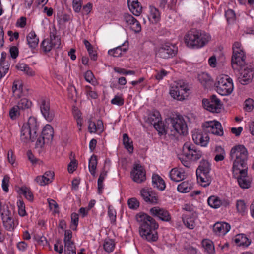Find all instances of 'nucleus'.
<instances>
[{
	"label": "nucleus",
	"instance_id": "obj_64",
	"mask_svg": "<svg viewBox=\"0 0 254 254\" xmlns=\"http://www.w3.org/2000/svg\"><path fill=\"white\" fill-rule=\"evenodd\" d=\"M46 143H47L46 140H45V139H44V138L41 135H40L37 138V141H36V144H35L36 147L41 148L44 146V144Z\"/></svg>",
	"mask_w": 254,
	"mask_h": 254
},
{
	"label": "nucleus",
	"instance_id": "obj_17",
	"mask_svg": "<svg viewBox=\"0 0 254 254\" xmlns=\"http://www.w3.org/2000/svg\"><path fill=\"white\" fill-rule=\"evenodd\" d=\"M205 132L212 133L218 136L223 135V130L221 124L218 121L205 122L202 126Z\"/></svg>",
	"mask_w": 254,
	"mask_h": 254
},
{
	"label": "nucleus",
	"instance_id": "obj_42",
	"mask_svg": "<svg viewBox=\"0 0 254 254\" xmlns=\"http://www.w3.org/2000/svg\"><path fill=\"white\" fill-rule=\"evenodd\" d=\"M123 144L125 148L128 150L129 152H132L133 150V146L132 142H129V138L127 134H124L123 136Z\"/></svg>",
	"mask_w": 254,
	"mask_h": 254
},
{
	"label": "nucleus",
	"instance_id": "obj_35",
	"mask_svg": "<svg viewBox=\"0 0 254 254\" xmlns=\"http://www.w3.org/2000/svg\"><path fill=\"white\" fill-rule=\"evenodd\" d=\"M192 188V186L188 181H184L179 184L177 187L178 191L182 193L189 192Z\"/></svg>",
	"mask_w": 254,
	"mask_h": 254
},
{
	"label": "nucleus",
	"instance_id": "obj_52",
	"mask_svg": "<svg viewBox=\"0 0 254 254\" xmlns=\"http://www.w3.org/2000/svg\"><path fill=\"white\" fill-rule=\"evenodd\" d=\"M237 211L241 213L245 212L246 209V205L244 200H238L236 203Z\"/></svg>",
	"mask_w": 254,
	"mask_h": 254
},
{
	"label": "nucleus",
	"instance_id": "obj_30",
	"mask_svg": "<svg viewBox=\"0 0 254 254\" xmlns=\"http://www.w3.org/2000/svg\"><path fill=\"white\" fill-rule=\"evenodd\" d=\"M27 41L29 47L35 49L39 43V38L34 31H31L27 36Z\"/></svg>",
	"mask_w": 254,
	"mask_h": 254
},
{
	"label": "nucleus",
	"instance_id": "obj_26",
	"mask_svg": "<svg viewBox=\"0 0 254 254\" xmlns=\"http://www.w3.org/2000/svg\"><path fill=\"white\" fill-rule=\"evenodd\" d=\"M128 6L130 11L135 16H138L141 12L142 7L140 6L138 0H127Z\"/></svg>",
	"mask_w": 254,
	"mask_h": 254
},
{
	"label": "nucleus",
	"instance_id": "obj_63",
	"mask_svg": "<svg viewBox=\"0 0 254 254\" xmlns=\"http://www.w3.org/2000/svg\"><path fill=\"white\" fill-rule=\"evenodd\" d=\"M254 101L252 99H247L245 101V107L248 111H251L254 108Z\"/></svg>",
	"mask_w": 254,
	"mask_h": 254
},
{
	"label": "nucleus",
	"instance_id": "obj_55",
	"mask_svg": "<svg viewBox=\"0 0 254 254\" xmlns=\"http://www.w3.org/2000/svg\"><path fill=\"white\" fill-rule=\"evenodd\" d=\"M136 19L134 18L131 15L125 13L124 15V20L128 25L131 26L132 24L135 21Z\"/></svg>",
	"mask_w": 254,
	"mask_h": 254
},
{
	"label": "nucleus",
	"instance_id": "obj_1",
	"mask_svg": "<svg viewBox=\"0 0 254 254\" xmlns=\"http://www.w3.org/2000/svg\"><path fill=\"white\" fill-rule=\"evenodd\" d=\"M249 153L243 145L233 146L230 152V159L233 162V176L237 180L239 186L242 189L251 187L252 179L248 175Z\"/></svg>",
	"mask_w": 254,
	"mask_h": 254
},
{
	"label": "nucleus",
	"instance_id": "obj_32",
	"mask_svg": "<svg viewBox=\"0 0 254 254\" xmlns=\"http://www.w3.org/2000/svg\"><path fill=\"white\" fill-rule=\"evenodd\" d=\"M16 68L19 70L23 71L29 76H33L35 74V72L24 63H18L16 65Z\"/></svg>",
	"mask_w": 254,
	"mask_h": 254
},
{
	"label": "nucleus",
	"instance_id": "obj_37",
	"mask_svg": "<svg viewBox=\"0 0 254 254\" xmlns=\"http://www.w3.org/2000/svg\"><path fill=\"white\" fill-rule=\"evenodd\" d=\"M19 192L20 193L23 194L29 201H33L34 198L33 195L29 188L26 187H22L20 188Z\"/></svg>",
	"mask_w": 254,
	"mask_h": 254
},
{
	"label": "nucleus",
	"instance_id": "obj_51",
	"mask_svg": "<svg viewBox=\"0 0 254 254\" xmlns=\"http://www.w3.org/2000/svg\"><path fill=\"white\" fill-rule=\"evenodd\" d=\"M68 93L69 98L76 101L77 93V90L74 86H70L68 88Z\"/></svg>",
	"mask_w": 254,
	"mask_h": 254
},
{
	"label": "nucleus",
	"instance_id": "obj_48",
	"mask_svg": "<svg viewBox=\"0 0 254 254\" xmlns=\"http://www.w3.org/2000/svg\"><path fill=\"white\" fill-rule=\"evenodd\" d=\"M17 206L18 208L19 215L22 217L26 215L25 206L24 202L22 200H19L17 202Z\"/></svg>",
	"mask_w": 254,
	"mask_h": 254
},
{
	"label": "nucleus",
	"instance_id": "obj_53",
	"mask_svg": "<svg viewBox=\"0 0 254 254\" xmlns=\"http://www.w3.org/2000/svg\"><path fill=\"white\" fill-rule=\"evenodd\" d=\"M128 205L130 209H136L139 206V202L135 198H131L128 200Z\"/></svg>",
	"mask_w": 254,
	"mask_h": 254
},
{
	"label": "nucleus",
	"instance_id": "obj_11",
	"mask_svg": "<svg viewBox=\"0 0 254 254\" xmlns=\"http://www.w3.org/2000/svg\"><path fill=\"white\" fill-rule=\"evenodd\" d=\"M183 153L186 158L192 161H197L202 156V152L189 142H186L184 144Z\"/></svg>",
	"mask_w": 254,
	"mask_h": 254
},
{
	"label": "nucleus",
	"instance_id": "obj_34",
	"mask_svg": "<svg viewBox=\"0 0 254 254\" xmlns=\"http://www.w3.org/2000/svg\"><path fill=\"white\" fill-rule=\"evenodd\" d=\"M154 128L161 134H166L169 132L168 127L166 128L164 123L160 120L158 122L152 123Z\"/></svg>",
	"mask_w": 254,
	"mask_h": 254
},
{
	"label": "nucleus",
	"instance_id": "obj_43",
	"mask_svg": "<svg viewBox=\"0 0 254 254\" xmlns=\"http://www.w3.org/2000/svg\"><path fill=\"white\" fill-rule=\"evenodd\" d=\"M215 151L218 152L214 158L215 161L216 162L222 161L224 159L225 151L224 149L221 146H217L216 147Z\"/></svg>",
	"mask_w": 254,
	"mask_h": 254
},
{
	"label": "nucleus",
	"instance_id": "obj_22",
	"mask_svg": "<svg viewBox=\"0 0 254 254\" xmlns=\"http://www.w3.org/2000/svg\"><path fill=\"white\" fill-rule=\"evenodd\" d=\"M54 173L51 171H46L42 176H37L35 181L40 186H45L53 181Z\"/></svg>",
	"mask_w": 254,
	"mask_h": 254
},
{
	"label": "nucleus",
	"instance_id": "obj_18",
	"mask_svg": "<svg viewBox=\"0 0 254 254\" xmlns=\"http://www.w3.org/2000/svg\"><path fill=\"white\" fill-rule=\"evenodd\" d=\"M245 55L244 51L240 53H233L231 58V65L233 69L235 70H240L241 68L245 67Z\"/></svg>",
	"mask_w": 254,
	"mask_h": 254
},
{
	"label": "nucleus",
	"instance_id": "obj_33",
	"mask_svg": "<svg viewBox=\"0 0 254 254\" xmlns=\"http://www.w3.org/2000/svg\"><path fill=\"white\" fill-rule=\"evenodd\" d=\"M97 165V156L95 155H93L91 157L90 159H89L88 168H89V170L90 173L94 177L95 176Z\"/></svg>",
	"mask_w": 254,
	"mask_h": 254
},
{
	"label": "nucleus",
	"instance_id": "obj_44",
	"mask_svg": "<svg viewBox=\"0 0 254 254\" xmlns=\"http://www.w3.org/2000/svg\"><path fill=\"white\" fill-rule=\"evenodd\" d=\"M65 254H76V248L74 243L64 244Z\"/></svg>",
	"mask_w": 254,
	"mask_h": 254
},
{
	"label": "nucleus",
	"instance_id": "obj_38",
	"mask_svg": "<svg viewBox=\"0 0 254 254\" xmlns=\"http://www.w3.org/2000/svg\"><path fill=\"white\" fill-rule=\"evenodd\" d=\"M207 202L208 205L213 208H218L221 206L220 199L215 196H210L207 200Z\"/></svg>",
	"mask_w": 254,
	"mask_h": 254
},
{
	"label": "nucleus",
	"instance_id": "obj_40",
	"mask_svg": "<svg viewBox=\"0 0 254 254\" xmlns=\"http://www.w3.org/2000/svg\"><path fill=\"white\" fill-rule=\"evenodd\" d=\"M32 102L30 101L26 98H23L18 101L16 106L19 110H23L30 108Z\"/></svg>",
	"mask_w": 254,
	"mask_h": 254
},
{
	"label": "nucleus",
	"instance_id": "obj_10",
	"mask_svg": "<svg viewBox=\"0 0 254 254\" xmlns=\"http://www.w3.org/2000/svg\"><path fill=\"white\" fill-rule=\"evenodd\" d=\"M216 88L219 94L222 96L229 95L233 90L232 80L227 75L220 76L218 78Z\"/></svg>",
	"mask_w": 254,
	"mask_h": 254
},
{
	"label": "nucleus",
	"instance_id": "obj_9",
	"mask_svg": "<svg viewBox=\"0 0 254 254\" xmlns=\"http://www.w3.org/2000/svg\"><path fill=\"white\" fill-rule=\"evenodd\" d=\"M60 45V38L57 35V31L54 27L50 33V39H44L41 44V47L43 51L47 53L49 52L53 47L58 48Z\"/></svg>",
	"mask_w": 254,
	"mask_h": 254
},
{
	"label": "nucleus",
	"instance_id": "obj_8",
	"mask_svg": "<svg viewBox=\"0 0 254 254\" xmlns=\"http://www.w3.org/2000/svg\"><path fill=\"white\" fill-rule=\"evenodd\" d=\"M178 51V48L170 43H165L156 48L155 56L157 58L168 59L174 57Z\"/></svg>",
	"mask_w": 254,
	"mask_h": 254
},
{
	"label": "nucleus",
	"instance_id": "obj_57",
	"mask_svg": "<svg viewBox=\"0 0 254 254\" xmlns=\"http://www.w3.org/2000/svg\"><path fill=\"white\" fill-rule=\"evenodd\" d=\"M130 29L135 33H139L141 30V26L140 23L136 19L133 24L130 26Z\"/></svg>",
	"mask_w": 254,
	"mask_h": 254
},
{
	"label": "nucleus",
	"instance_id": "obj_47",
	"mask_svg": "<svg viewBox=\"0 0 254 254\" xmlns=\"http://www.w3.org/2000/svg\"><path fill=\"white\" fill-rule=\"evenodd\" d=\"M108 215L110 218L111 223L115 224L116 220V212L111 206L108 207Z\"/></svg>",
	"mask_w": 254,
	"mask_h": 254
},
{
	"label": "nucleus",
	"instance_id": "obj_2",
	"mask_svg": "<svg viewBox=\"0 0 254 254\" xmlns=\"http://www.w3.org/2000/svg\"><path fill=\"white\" fill-rule=\"evenodd\" d=\"M136 219L139 224V234L143 239L149 242H155L158 239L156 230L158 224L150 216L145 213H139L136 215Z\"/></svg>",
	"mask_w": 254,
	"mask_h": 254
},
{
	"label": "nucleus",
	"instance_id": "obj_7",
	"mask_svg": "<svg viewBox=\"0 0 254 254\" xmlns=\"http://www.w3.org/2000/svg\"><path fill=\"white\" fill-rule=\"evenodd\" d=\"M211 170L210 164L206 160H202L196 171L197 179L201 185L206 187L209 186L212 181V177L210 175Z\"/></svg>",
	"mask_w": 254,
	"mask_h": 254
},
{
	"label": "nucleus",
	"instance_id": "obj_5",
	"mask_svg": "<svg viewBox=\"0 0 254 254\" xmlns=\"http://www.w3.org/2000/svg\"><path fill=\"white\" fill-rule=\"evenodd\" d=\"M38 129L36 119L30 117L26 124H23L21 129V140L24 142L29 141L33 142L37 137V131Z\"/></svg>",
	"mask_w": 254,
	"mask_h": 254
},
{
	"label": "nucleus",
	"instance_id": "obj_20",
	"mask_svg": "<svg viewBox=\"0 0 254 254\" xmlns=\"http://www.w3.org/2000/svg\"><path fill=\"white\" fill-rule=\"evenodd\" d=\"M150 213L154 217H158L163 221L168 222L171 220V216L166 210L159 207H154L150 209Z\"/></svg>",
	"mask_w": 254,
	"mask_h": 254
},
{
	"label": "nucleus",
	"instance_id": "obj_60",
	"mask_svg": "<svg viewBox=\"0 0 254 254\" xmlns=\"http://www.w3.org/2000/svg\"><path fill=\"white\" fill-rule=\"evenodd\" d=\"M9 182V177L6 175L4 177L2 182V188L4 191H8V184Z\"/></svg>",
	"mask_w": 254,
	"mask_h": 254
},
{
	"label": "nucleus",
	"instance_id": "obj_41",
	"mask_svg": "<svg viewBox=\"0 0 254 254\" xmlns=\"http://www.w3.org/2000/svg\"><path fill=\"white\" fill-rule=\"evenodd\" d=\"M126 48H122L121 46H118L113 49L108 51L109 55L115 57H119L122 56V51L126 52Z\"/></svg>",
	"mask_w": 254,
	"mask_h": 254
},
{
	"label": "nucleus",
	"instance_id": "obj_14",
	"mask_svg": "<svg viewBox=\"0 0 254 254\" xmlns=\"http://www.w3.org/2000/svg\"><path fill=\"white\" fill-rule=\"evenodd\" d=\"M202 104L206 110L210 112H220L222 104L220 100L215 95H212L209 99H203Z\"/></svg>",
	"mask_w": 254,
	"mask_h": 254
},
{
	"label": "nucleus",
	"instance_id": "obj_16",
	"mask_svg": "<svg viewBox=\"0 0 254 254\" xmlns=\"http://www.w3.org/2000/svg\"><path fill=\"white\" fill-rule=\"evenodd\" d=\"M130 175L133 181L137 183H141L146 180V171L139 164H135L131 171Z\"/></svg>",
	"mask_w": 254,
	"mask_h": 254
},
{
	"label": "nucleus",
	"instance_id": "obj_27",
	"mask_svg": "<svg viewBox=\"0 0 254 254\" xmlns=\"http://www.w3.org/2000/svg\"><path fill=\"white\" fill-rule=\"evenodd\" d=\"M152 185L154 188H156L160 190H165L166 185L163 179L157 174H153L152 177Z\"/></svg>",
	"mask_w": 254,
	"mask_h": 254
},
{
	"label": "nucleus",
	"instance_id": "obj_19",
	"mask_svg": "<svg viewBox=\"0 0 254 254\" xmlns=\"http://www.w3.org/2000/svg\"><path fill=\"white\" fill-rule=\"evenodd\" d=\"M41 112L44 118L48 122H51L54 117V112L50 110V102L45 99H41L40 105Z\"/></svg>",
	"mask_w": 254,
	"mask_h": 254
},
{
	"label": "nucleus",
	"instance_id": "obj_24",
	"mask_svg": "<svg viewBox=\"0 0 254 254\" xmlns=\"http://www.w3.org/2000/svg\"><path fill=\"white\" fill-rule=\"evenodd\" d=\"M196 218L197 215L196 212H193L190 215L188 214L182 215V219L184 225L190 229H193L195 227V220Z\"/></svg>",
	"mask_w": 254,
	"mask_h": 254
},
{
	"label": "nucleus",
	"instance_id": "obj_61",
	"mask_svg": "<svg viewBox=\"0 0 254 254\" xmlns=\"http://www.w3.org/2000/svg\"><path fill=\"white\" fill-rule=\"evenodd\" d=\"M198 79L201 83H205L210 80V77L206 73H202L199 75Z\"/></svg>",
	"mask_w": 254,
	"mask_h": 254
},
{
	"label": "nucleus",
	"instance_id": "obj_56",
	"mask_svg": "<svg viewBox=\"0 0 254 254\" xmlns=\"http://www.w3.org/2000/svg\"><path fill=\"white\" fill-rule=\"evenodd\" d=\"M111 102L112 104L121 106L124 104V100L122 97L116 95L111 100Z\"/></svg>",
	"mask_w": 254,
	"mask_h": 254
},
{
	"label": "nucleus",
	"instance_id": "obj_31",
	"mask_svg": "<svg viewBox=\"0 0 254 254\" xmlns=\"http://www.w3.org/2000/svg\"><path fill=\"white\" fill-rule=\"evenodd\" d=\"M170 177L171 179L175 182H179L184 179L185 175L177 168L172 169L170 172Z\"/></svg>",
	"mask_w": 254,
	"mask_h": 254
},
{
	"label": "nucleus",
	"instance_id": "obj_29",
	"mask_svg": "<svg viewBox=\"0 0 254 254\" xmlns=\"http://www.w3.org/2000/svg\"><path fill=\"white\" fill-rule=\"evenodd\" d=\"M47 142L52 140L54 136V130L52 127L49 125H47L43 129L41 135Z\"/></svg>",
	"mask_w": 254,
	"mask_h": 254
},
{
	"label": "nucleus",
	"instance_id": "obj_4",
	"mask_svg": "<svg viewBox=\"0 0 254 254\" xmlns=\"http://www.w3.org/2000/svg\"><path fill=\"white\" fill-rule=\"evenodd\" d=\"M209 34L196 29L189 31L185 36V41L188 47L199 48L204 46L210 40Z\"/></svg>",
	"mask_w": 254,
	"mask_h": 254
},
{
	"label": "nucleus",
	"instance_id": "obj_36",
	"mask_svg": "<svg viewBox=\"0 0 254 254\" xmlns=\"http://www.w3.org/2000/svg\"><path fill=\"white\" fill-rule=\"evenodd\" d=\"M107 171L103 170L101 172L99 177L98 179V192L99 194L102 193V190L103 189V181L105 178L107 176Z\"/></svg>",
	"mask_w": 254,
	"mask_h": 254
},
{
	"label": "nucleus",
	"instance_id": "obj_62",
	"mask_svg": "<svg viewBox=\"0 0 254 254\" xmlns=\"http://www.w3.org/2000/svg\"><path fill=\"white\" fill-rule=\"evenodd\" d=\"M77 163L75 160H71L68 165V171L69 173H72L77 168Z\"/></svg>",
	"mask_w": 254,
	"mask_h": 254
},
{
	"label": "nucleus",
	"instance_id": "obj_58",
	"mask_svg": "<svg viewBox=\"0 0 254 254\" xmlns=\"http://www.w3.org/2000/svg\"><path fill=\"white\" fill-rule=\"evenodd\" d=\"M81 0H73L72 2L73 8L74 10L78 13L81 9Z\"/></svg>",
	"mask_w": 254,
	"mask_h": 254
},
{
	"label": "nucleus",
	"instance_id": "obj_12",
	"mask_svg": "<svg viewBox=\"0 0 254 254\" xmlns=\"http://www.w3.org/2000/svg\"><path fill=\"white\" fill-rule=\"evenodd\" d=\"M189 89L184 82L180 81L176 85L173 86L170 90L171 96L178 100H183L188 96L187 91Z\"/></svg>",
	"mask_w": 254,
	"mask_h": 254
},
{
	"label": "nucleus",
	"instance_id": "obj_28",
	"mask_svg": "<svg viewBox=\"0 0 254 254\" xmlns=\"http://www.w3.org/2000/svg\"><path fill=\"white\" fill-rule=\"evenodd\" d=\"M236 244L238 246L248 247L251 244V241L244 234H239L234 239Z\"/></svg>",
	"mask_w": 254,
	"mask_h": 254
},
{
	"label": "nucleus",
	"instance_id": "obj_45",
	"mask_svg": "<svg viewBox=\"0 0 254 254\" xmlns=\"http://www.w3.org/2000/svg\"><path fill=\"white\" fill-rule=\"evenodd\" d=\"M103 247L105 251L110 253L114 250L115 244L113 241L109 239L105 241Z\"/></svg>",
	"mask_w": 254,
	"mask_h": 254
},
{
	"label": "nucleus",
	"instance_id": "obj_25",
	"mask_svg": "<svg viewBox=\"0 0 254 254\" xmlns=\"http://www.w3.org/2000/svg\"><path fill=\"white\" fill-rule=\"evenodd\" d=\"M230 225L226 222H217L213 225V231L217 235H225L230 229Z\"/></svg>",
	"mask_w": 254,
	"mask_h": 254
},
{
	"label": "nucleus",
	"instance_id": "obj_15",
	"mask_svg": "<svg viewBox=\"0 0 254 254\" xmlns=\"http://www.w3.org/2000/svg\"><path fill=\"white\" fill-rule=\"evenodd\" d=\"M1 218L4 228L9 231H12L15 227L14 218L9 209H3L1 210Z\"/></svg>",
	"mask_w": 254,
	"mask_h": 254
},
{
	"label": "nucleus",
	"instance_id": "obj_54",
	"mask_svg": "<svg viewBox=\"0 0 254 254\" xmlns=\"http://www.w3.org/2000/svg\"><path fill=\"white\" fill-rule=\"evenodd\" d=\"M159 16L160 13L158 10L155 7H151L150 17L156 22L159 20Z\"/></svg>",
	"mask_w": 254,
	"mask_h": 254
},
{
	"label": "nucleus",
	"instance_id": "obj_21",
	"mask_svg": "<svg viewBox=\"0 0 254 254\" xmlns=\"http://www.w3.org/2000/svg\"><path fill=\"white\" fill-rule=\"evenodd\" d=\"M192 137L195 143L201 146H206L209 140V137L206 132L203 133L201 131L196 130L192 132Z\"/></svg>",
	"mask_w": 254,
	"mask_h": 254
},
{
	"label": "nucleus",
	"instance_id": "obj_50",
	"mask_svg": "<svg viewBox=\"0 0 254 254\" xmlns=\"http://www.w3.org/2000/svg\"><path fill=\"white\" fill-rule=\"evenodd\" d=\"M72 237V232L70 230H65L64 232V243L66 244H72L74 243L73 241H71V238Z\"/></svg>",
	"mask_w": 254,
	"mask_h": 254
},
{
	"label": "nucleus",
	"instance_id": "obj_13",
	"mask_svg": "<svg viewBox=\"0 0 254 254\" xmlns=\"http://www.w3.org/2000/svg\"><path fill=\"white\" fill-rule=\"evenodd\" d=\"M236 70L239 72L240 75L238 79L241 84L247 85L252 81L254 74V71L250 65L246 64L243 68Z\"/></svg>",
	"mask_w": 254,
	"mask_h": 254
},
{
	"label": "nucleus",
	"instance_id": "obj_23",
	"mask_svg": "<svg viewBox=\"0 0 254 254\" xmlns=\"http://www.w3.org/2000/svg\"><path fill=\"white\" fill-rule=\"evenodd\" d=\"M141 195L143 199L146 202L156 203L158 201V197L151 189H143L141 191Z\"/></svg>",
	"mask_w": 254,
	"mask_h": 254
},
{
	"label": "nucleus",
	"instance_id": "obj_3",
	"mask_svg": "<svg viewBox=\"0 0 254 254\" xmlns=\"http://www.w3.org/2000/svg\"><path fill=\"white\" fill-rule=\"evenodd\" d=\"M209 34L196 29L189 31L185 36V41L188 47L199 48L204 46L210 40Z\"/></svg>",
	"mask_w": 254,
	"mask_h": 254
},
{
	"label": "nucleus",
	"instance_id": "obj_39",
	"mask_svg": "<svg viewBox=\"0 0 254 254\" xmlns=\"http://www.w3.org/2000/svg\"><path fill=\"white\" fill-rule=\"evenodd\" d=\"M202 246L209 254H214L215 249L213 242L209 240H203L202 241Z\"/></svg>",
	"mask_w": 254,
	"mask_h": 254
},
{
	"label": "nucleus",
	"instance_id": "obj_59",
	"mask_svg": "<svg viewBox=\"0 0 254 254\" xmlns=\"http://www.w3.org/2000/svg\"><path fill=\"white\" fill-rule=\"evenodd\" d=\"M19 108L17 107V106H15L13 107H12L10 111H9V116L11 119L13 120L16 119V117L18 114H19Z\"/></svg>",
	"mask_w": 254,
	"mask_h": 254
},
{
	"label": "nucleus",
	"instance_id": "obj_49",
	"mask_svg": "<svg viewBox=\"0 0 254 254\" xmlns=\"http://www.w3.org/2000/svg\"><path fill=\"white\" fill-rule=\"evenodd\" d=\"M78 215L76 213H73L71 215V228L75 230L78 224Z\"/></svg>",
	"mask_w": 254,
	"mask_h": 254
},
{
	"label": "nucleus",
	"instance_id": "obj_6",
	"mask_svg": "<svg viewBox=\"0 0 254 254\" xmlns=\"http://www.w3.org/2000/svg\"><path fill=\"white\" fill-rule=\"evenodd\" d=\"M166 122L168 125V130L171 134L175 136L177 134L186 135L188 132V127L183 118L180 116L169 118Z\"/></svg>",
	"mask_w": 254,
	"mask_h": 254
},
{
	"label": "nucleus",
	"instance_id": "obj_46",
	"mask_svg": "<svg viewBox=\"0 0 254 254\" xmlns=\"http://www.w3.org/2000/svg\"><path fill=\"white\" fill-rule=\"evenodd\" d=\"M148 119L152 125V123L158 122L161 120L160 114L158 111H154L150 114Z\"/></svg>",
	"mask_w": 254,
	"mask_h": 254
}]
</instances>
